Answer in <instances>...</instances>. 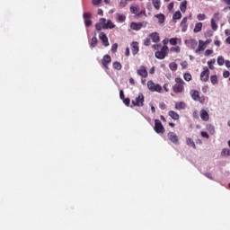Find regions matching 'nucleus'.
I'll return each instance as SVG.
<instances>
[{
	"label": "nucleus",
	"instance_id": "nucleus-56",
	"mask_svg": "<svg viewBox=\"0 0 230 230\" xmlns=\"http://www.w3.org/2000/svg\"><path fill=\"white\" fill-rule=\"evenodd\" d=\"M163 88L165 91V93H169L170 89L168 88V84H164Z\"/></svg>",
	"mask_w": 230,
	"mask_h": 230
},
{
	"label": "nucleus",
	"instance_id": "nucleus-50",
	"mask_svg": "<svg viewBox=\"0 0 230 230\" xmlns=\"http://www.w3.org/2000/svg\"><path fill=\"white\" fill-rule=\"evenodd\" d=\"M188 22V17H184L181 22V26H186Z\"/></svg>",
	"mask_w": 230,
	"mask_h": 230
},
{
	"label": "nucleus",
	"instance_id": "nucleus-55",
	"mask_svg": "<svg viewBox=\"0 0 230 230\" xmlns=\"http://www.w3.org/2000/svg\"><path fill=\"white\" fill-rule=\"evenodd\" d=\"M119 98H120V100H124V98H125V93H124L123 90L119 91Z\"/></svg>",
	"mask_w": 230,
	"mask_h": 230
},
{
	"label": "nucleus",
	"instance_id": "nucleus-1",
	"mask_svg": "<svg viewBox=\"0 0 230 230\" xmlns=\"http://www.w3.org/2000/svg\"><path fill=\"white\" fill-rule=\"evenodd\" d=\"M186 83L182 78L181 77H176L175 78V84L172 86V91L176 94H181V93H184V85Z\"/></svg>",
	"mask_w": 230,
	"mask_h": 230
},
{
	"label": "nucleus",
	"instance_id": "nucleus-2",
	"mask_svg": "<svg viewBox=\"0 0 230 230\" xmlns=\"http://www.w3.org/2000/svg\"><path fill=\"white\" fill-rule=\"evenodd\" d=\"M169 51L170 49L168 48V46H163L160 50L155 53V58H158V60H164V58L168 57Z\"/></svg>",
	"mask_w": 230,
	"mask_h": 230
},
{
	"label": "nucleus",
	"instance_id": "nucleus-15",
	"mask_svg": "<svg viewBox=\"0 0 230 230\" xmlns=\"http://www.w3.org/2000/svg\"><path fill=\"white\" fill-rule=\"evenodd\" d=\"M199 116H200L202 121H209V113L208 112V111L202 109L199 111Z\"/></svg>",
	"mask_w": 230,
	"mask_h": 230
},
{
	"label": "nucleus",
	"instance_id": "nucleus-52",
	"mask_svg": "<svg viewBox=\"0 0 230 230\" xmlns=\"http://www.w3.org/2000/svg\"><path fill=\"white\" fill-rule=\"evenodd\" d=\"M209 55H213V50L211 49H207L205 51V57H209Z\"/></svg>",
	"mask_w": 230,
	"mask_h": 230
},
{
	"label": "nucleus",
	"instance_id": "nucleus-12",
	"mask_svg": "<svg viewBox=\"0 0 230 230\" xmlns=\"http://www.w3.org/2000/svg\"><path fill=\"white\" fill-rule=\"evenodd\" d=\"M137 74L138 76H141L142 78H147L148 77V71H146V67L144 66H141L138 70L137 71Z\"/></svg>",
	"mask_w": 230,
	"mask_h": 230
},
{
	"label": "nucleus",
	"instance_id": "nucleus-17",
	"mask_svg": "<svg viewBox=\"0 0 230 230\" xmlns=\"http://www.w3.org/2000/svg\"><path fill=\"white\" fill-rule=\"evenodd\" d=\"M204 49H206V43L204 42V40H199L198 49H196V53L204 51Z\"/></svg>",
	"mask_w": 230,
	"mask_h": 230
},
{
	"label": "nucleus",
	"instance_id": "nucleus-33",
	"mask_svg": "<svg viewBox=\"0 0 230 230\" xmlns=\"http://www.w3.org/2000/svg\"><path fill=\"white\" fill-rule=\"evenodd\" d=\"M225 62H226V60L224 59V57L219 56L217 58V64H218V66H224Z\"/></svg>",
	"mask_w": 230,
	"mask_h": 230
},
{
	"label": "nucleus",
	"instance_id": "nucleus-25",
	"mask_svg": "<svg viewBox=\"0 0 230 230\" xmlns=\"http://www.w3.org/2000/svg\"><path fill=\"white\" fill-rule=\"evenodd\" d=\"M155 17H156V19H158V22L160 24L164 23V21H165L164 14H163V13L155 14Z\"/></svg>",
	"mask_w": 230,
	"mask_h": 230
},
{
	"label": "nucleus",
	"instance_id": "nucleus-26",
	"mask_svg": "<svg viewBox=\"0 0 230 230\" xmlns=\"http://www.w3.org/2000/svg\"><path fill=\"white\" fill-rule=\"evenodd\" d=\"M193 31L194 33H199V31H202V22L196 23Z\"/></svg>",
	"mask_w": 230,
	"mask_h": 230
},
{
	"label": "nucleus",
	"instance_id": "nucleus-23",
	"mask_svg": "<svg viewBox=\"0 0 230 230\" xmlns=\"http://www.w3.org/2000/svg\"><path fill=\"white\" fill-rule=\"evenodd\" d=\"M116 17H117L118 22H125V21L127 20V16H125V14L117 13Z\"/></svg>",
	"mask_w": 230,
	"mask_h": 230
},
{
	"label": "nucleus",
	"instance_id": "nucleus-21",
	"mask_svg": "<svg viewBox=\"0 0 230 230\" xmlns=\"http://www.w3.org/2000/svg\"><path fill=\"white\" fill-rule=\"evenodd\" d=\"M168 116H170V118H172V119H175V120L179 119V118H180L179 113H177L173 111H170L168 112Z\"/></svg>",
	"mask_w": 230,
	"mask_h": 230
},
{
	"label": "nucleus",
	"instance_id": "nucleus-10",
	"mask_svg": "<svg viewBox=\"0 0 230 230\" xmlns=\"http://www.w3.org/2000/svg\"><path fill=\"white\" fill-rule=\"evenodd\" d=\"M200 80L202 82H208V80H209V68H208V66L203 68V71L200 74Z\"/></svg>",
	"mask_w": 230,
	"mask_h": 230
},
{
	"label": "nucleus",
	"instance_id": "nucleus-30",
	"mask_svg": "<svg viewBox=\"0 0 230 230\" xmlns=\"http://www.w3.org/2000/svg\"><path fill=\"white\" fill-rule=\"evenodd\" d=\"M121 67H123L121 66V63L116 61L113 63V68L116 69L117 71H121Z\"/></svg>",
	"mask_w": 230,
	"mask_h": 230
},
{
	"label": "nucleus",
	"instance_id": "nucleus-4",
	"mask_svg": "<svg viewBox=\"0 0 230 230\" xmlns=\"http://www.w3.org/2000/svg\"><path fill=\"white\" fill-rule=\"evenodd\" d=\"M147 88L151 93H163V86L159 84L154 83L152 80L147 82Z\"/></svg>",
	"mask_w": 230,
	"mask_h": 230
},
{
	"label": "nucleus",
	"instance_id": "nucleus-45",
	"mask_svg": "<svg viewBox=\"0 0 230 230\" xmlns=\"http://www.w3.org/2000/svg\"><path fill=\"white\" fill-rule=\"evenodd\" d=\"M190 43L191 44L192 48H197V46L199 45V42L195 40H190Z\"/></svg>",
	"mask_w": 230,
	"mask_h": 230
},
{
	"label": "nucleus",
	"instance_id": "nucleus-19",
	"mask_svg": "<svg viewBox=\"0 0 230 230\" xmlns=\"http://www.w3.org/2000/svg\"><path fill=\"white\" fill-rule=\"evenodd\" d=\"M175 109L176 111H183L186 109V102H180L175 103Z\"/></svg>",
	"mask_w": 230,
	"mask_h": 230
},
{
	"label": "nucleus",
	"instance_id": "nucleus-16",
	"mask_svg": "<svg viewBox=\"0 0 230 230\" xmlns=\"http://www.w3.org/2000/svg\"><path fill=\"white\" fill-rule=\"evenodd\" d=\"M129 10L132 13L137 15V17H139L141 15V12H139V6H137V4L131 5Z\"/></svg>",
	"mask_w": 230,
	"mask_h": 230
},
{
	"label": "nucleus",
	"instance_id": "nucleus-8",
	"mask_svg": "<svg viewBox=\"0 0 230 230\" xmlns=\"http://www.w3.org/2000/svg\"><path fill=\"white\" fill-rule=\"evenodd\" d=\"M155 131L156 134H164V126L159 119L155 120Z\"/></svg>",
	"mask_w": 230,
	"mask_h": 230
},
{
	"label": "nucleus",
	"instance_id": "nucleus-14",
	"mask_svg": "<svg viewBox=\"0 0 230 230\" xmlns=\"http://www.w3.org/2000/svg\"><path fill=\"white\" fill-rule=\"evenodd\" d=\"M131 51L132 55L136 56L137 53H139V42L137 41H133L131 43Z\"/></svg>",
	"mask_w": 230,
	"mask_h": 230
},
{
	"label": "nucleus",
	"instance_id": "nucleus-43",
	"mask_svg": "<svg viewBox=\"0 0 230 230\" xmlns=\"http://www.w3.org/2000/svg\"><path fill=\"white\" fill-rule=\"evenodd\" d=\"M197 19H198L199 21H205V19H206V14H204V13H199V14L197 15Z\"/></svg>",
	"mask_w": 230,
	"mask_h": 230
},
{
	"label": "nucleus",
	"instance_id": "nucleus-38",
	"mask_svg": "<svg viewBox=\"0 0 230 230\" xmlns=\"http://www.w3.org/2000/svg\"><path fill=\"white\" fill-rule=\"evenodd\" d=\"M211 20H214V22H218V21H220V13H215Z\"/></svg>",
	"mask_w": 230,
	"mask_h": 230
},
{
	"label": "nucleus",
	"instance_id": "nucleus-9",
	"mask_svg": "<svg viewBox=\"0 0 230 230\" xmlns=\"http://www.w3.org/2000/svg\"><path fill=\"white\" fill-rule=\"evenodd\" d=\"M112 62V58L109 54H106L103 56L102 59L101 60L102 66L104 67V69L108 70L109 69V64Z\"/></svg>",
	"mask_w": 230,
	"mask_h": 230
},
{
	"label": "nucleus",
	"instance_id": "nucleus-64",
	"mask_svg": "<svg viewBox=\"0 0 230 230\" xmlns=\"http://www.w3.org/2000/svg\"><path fill=\"white\" fill-rule=\"evenodd\" d=\"M225 66L229 68L230 67V61L229 60H226L225 61Z\"/></svg>",
	"mask_w": 230,
	"mask_h": 230
},
{
	"label": "nucleus",
	"instance_id": "nucleus-41",
	"mask_svg": "<svg viewBox=\"0 0 230 230\" xmlns=\"http://www.w3.org/2000/svg\"><path fill=\"white\" fill-rule=\"evenodd\" d=\"M123 103L127 106L129 107L130 106V98H123L122 99Z\"/></svg>",
	"mask_w": 230,
	"mask_h": 230
},
{
	"label": "nucleus",
	"instance_id": "nucleus-39",
	"mask_svg": "<svg viewBox=\"0 0 230 230\" xmlns=\"http://www.w3.org/2000/svg\"><path fill=\"white\" fill-rule=\"evenodd\" d=\"M221 155H222V156H225V155L229 156V155H230V150L227 149V148H224V149L222 150V152H221Z\"/></svg>",
	"mask_w": 230,
	"mask_h": 230
},
{
	"label": "nucleus",
	"instance_id": "nucleus-28",
	"mask_svg": "<svg viewBox=\"0 0 230 230\" xmlns=\"http://www.w3.org/2000/svg\"><path fill=\"white\" fill-rule=\"evenodd\" d=\"M153 5L155 10H161V0H152Z\"/></svg>",
	"mask_w": 230,
	"mask_h": 230
},
{
	"label": "nucleus",
	"instance_id": "nucleus-20",
	"mask_svg": "<svg viewBox=\"0 0 230 230\" xmlns=\"http://www.w3.org/2000/svg\"><path fill=\"white\" fill-rule=\"evenodd\" d=\"M186 144L188 145V146H192V148L194 149L197 148V145H195V141H193V138L187 137Z\"/></svg>",
	"mask_w": 230,
	"mask_h": 230
},
{
	"label": "nucleus",
	"instance_id": "nucleus-49",
	"mask_svg": "<svg viewBox=\"0 0 230 230\" xmlns=\"http://www.w3.org/2000/svg\"><path fill=\"white\" fill-rule=\"evenodd\" d=\"M223 76H224V78H229L230 72L228 70L224 71L223 72Z\"/></svg>",
	"mask_w": 230,
	"mask_h": 230
},
{
	"label": "nucleus",
	"instance_id": "nucleus-35",
	"mask_svg": "<svg viewBox=\"0 0 230 230\" xmlns=\"http://www.w3.org/2000/svg\"><path fill=\"white\" fill-rule=\"evenodd\" d=\"M169 67L171 71H177V63L175 62L170 63Z\"/></svg>",
	"mask_w": 230,
	"mask_h": 230
},
{
	"label": "nucleus",
	"instance_id": "nucleus-5",
	"mask_svg": "<svg viewBox=\"0 0 230 230\" xmlns=\"http://www.w3.org/2000/svg\"><path fill=\"white\" fill-rule=\"evenodd\" d=\"M190 96L194 102H199V103H204L206 102V97L200 96V92L197 90H191Z\"/></svg>",
	"mask_w": 230,
	"mask_h": 230
},
{
	"label": "nucleus",
	"instance_id": "nucleus-27",
	"mask_svg": "<svg viewBox=\"0 0 230 230\" xmlns=\"http://www.w3.org/2000/svg\"><path fill=\"white\" fill-rule=\"evenodd\" d=\"M182 18V13H181V11H177L173 13L172 19L173 21H179V19Z\"/></svg>",
	"mask_w": 230,
	"mask_h": 230
},
{
	"label": "nucleus",
	"instance_id": "nucleus-53",
	"mask_svg": "<svg viewBox=\"0 0 230 230\" xmlns=\"http://www.w3.org/2000/svg\"><path fill=\"white\" fill-rule=\"evenodd\" d=\"M205 177H208V179H210V181H213V174L211 172H206Z\"/></svg>",
	"mask_w": 230,
	"mask_h": 230
},
{
	"label": "nucleus",
	"instance_id": "nucleus-47",
	"mask_svg": "<svg viewBox=\"0 0 230 230\" xmlns=\"http://www.w3.org/2000/svg\"><path fill=\"white\" fill-rule=\"evenodd\" d=\"M201 137H205V139H209V135L206 131H201Z\"/></svg>",
	"mask_w": 230,
	"mask_h": 230
},
{
	"label": "nucleus",
	"instance_id": "nucleus-60",
	"mask_svg": "<svg viewBox=\"0 0 230 230\" xmlns=\"http://www.w3.org/2000/svg\"><path fill=\"white\" fill-rule=\"evenodd\" d=\"M223 12L225 13L230 12V5L224 7Z\"/></svg>",
	"mask_w": 230,
	"mask_h": 230
},
{
	"label": "nucleus",
	"instance_id": "nucleus-40",
	"mask_svg": "<svg viewBox=\"0 0 230 230\" xmlns=\"http://www.w3.org/2000/svg\"><path fill=\"white\" fill-rule=\"evenodd\" d=\"M102 28H103V23H102V22L95 24V30H97V31H102Z\"/></svg>",
	"mask_w": 230,
	"mask_h": 230
},
{
	"label": "nucleus",
	"instance_id": "nucleus-18",
	"mask_svg": "<svg viewBox=\"0 0 230 230\" xmlns=\"http://www.w3.org/2000/svg\"><path fill=\"white\" fill-rule=\"evenodd\" d=\"M150 39L153 40V42H159V40H161V38L159 37V33L157 32H152L150 35H149Z\"/></svg>",
	"mask_w": 230,
	"mask_h": 230
},
{
	"label": "nucleus",
	"instance_id": "nucleus-51",
	"mask_svg": "<svg viewBox=\"0 0 230 230\" xmlns=\"http://www.w3.org/2000/svg\"><path fill=\"white\" fill-rule=\"evenodd\" d=\"M127 3H128V0H120V6L125 7L127 6Z\"/></svg>",
	"mask_w": 230,
	"mask_h": 230
},
{
	"label": "nucleus",
	"instance_id": "nucleus-11",
	"mask_svg": "<svg viewBox=\"0 0 230 230\" xmlns=\"http://www.w3.org/2000/svg\"><path fill=\"white\" fill-rule=\"evenodd\" d=\"M168 139L171 140L173 145H179V137L174 132L170 131L167 134Z\"/></svg>",
	"mask_w": 230,
	"mask_h": 230
},
{
	"label": "nucleus",
	"instance_id": "nucleus-37",
	"mask_svg": "<svg viewBox=\"0 0 230 230\" xmlns=\"http://www.w3.org/2000/svg\"><path fill=\"white\" fill-rule=\"evenodd\" d=\"M183 78H184V80H186V82H191V74H190V73L184 74Z\"/></svg>",
	"mask_w": 230,
	"mask_h": 230
},
{
	"label": "nucleus",
	"instance_id": "nucleus-6",
	"mask_svg": "<svg viewBox=\"0 0 230 230\" xmlns=\"http://www.w3.org/2000/svg\"><path fill=\"white\" fill-rule=\"evenodd\" d=\"M146 24H148V22H133L130 23V28L134 31H139L141 28H146Z\"/></svg>",
	"mask_w": 230,
	"mask_h": 230
},
{
	"label": "nucleus",
	"instance_id": "nucleus-29",
	"mask_svg": "<svg viewBox=\"0 0 230 230\" xmlns=\"http://www.w3.org/2000/svg\"><path fill=\"white\" fill-rule=\"evenodd\" d=\"M210 82L212 85H217L218 84V77L217 75H211Z\"/></svg>",
	"mask_w": 230,
	"mask_h": 230
},
{
	"label": "nucleus",
	"instance_id": "nucleus-34",
	"mask_svg": "<svg viewBox=\"0 0 230 230\" xmlns=\"http://www.w3.org/2000/svg\"><path fill=\"white\" fill-rule=\"evenodd\" d=\"M93 17V14L91 13H83V18L84 21H87Z\"/></svg>",
	"mask_w": 230,
	"mask_h": 230
},
{
	"label": "nucleus",
	"instance_id": "nucleus-42",
	"mask_svg": "<svg viewBox=\"0 0 230 230\" xmlns=\"http://www.w3.org/2000/svg\"><path fill=\"white\" fill-rule=\"evenodd\" d=\"M84 25L86 26V28L93 26V21H91V19L84 20Z\"/></svg>",
	"mask_w": 230,
	"mask_h": 230
},
{
	"label": "nucleus",
	"instance_id": "nucleus-61",
	"mask_svg": "<svg viewBox=\"0 0 230 230\" xmlns=\"http://www.w3.org/2000/svg\"><path fill=\"white\" fill-rule=\"evenodd\" d=\"M208 130L210 131V134H214L215 133V127L210 126L208 128Z\"/></svg>",
	"mask_w": 230,
	"mask_h": 230
},
{
	"label": "nucleus",
	"instance_id": "nucleus-36",
	"mask_svg": "<svg viewBox=\"0 0 230 230\" xmlns=\"http://www.w3.org/2000/svg\"><path fill=\"white\" fill-rule=\"evenodd\" d=\"M215 62H217V60H215V59L208 61V66L209 69H211V70L215 69V66H213V64H215Z\"/></svg>",
	"mask_w": 230,
	"mask_h": 230
},
{
	"label": "nucleus",
	"instance_id": "nucleus-58",
	"mask_svg": "<svg viewBox=\"0 0 230 230\" xmlns=\"http://www.w3.org/2000/svg\"><path fill=\"white\" fill-rule=\"evenodd\" d=\"M160 109H162V111H164V109H166V104H164V102H162L159 104Z\"/></svg>",
	"mask_w": 230,
	"mask_h": 230
},
{
	"label": "nucleus",
	"instance_id": "nucleus-24",
	"mask_svg": "<svg viewBox=\"0 0 230 230\" xmlns=\"http://www.w3.org/2000/svg\"><path fill=\"white\" fill-rule=\"evenodd\" d=\"M98 46V38L96 36H93L90 42V48H96Z\"/></svg>",
	"mask_w": 230,
	"mask_h": 230
},
{
	"label": "nucleus",
	"instance_id": "nucleus-63",
	"mask_svg": "<svg viewBox=\"0 0 230 230\" xmlns=\"http://www.w3.org/2000/svg\"><path fill=\"white\" fill-rule=\"evenodd\" d=\"M168 10H172L173 9V3H171L167 6Z\"/></svg>",
	"mask_w": 230,
	"mask_h": 230
},
{
	"label": "nucleus",
	"instance_id": "nucleus-32",
	"mask_svg": "<svg viewBox=\"0 0 230 230\" xmlns=\"http://www.w3.org/2000/svg\"><path fill=\"white\" fill-rule=\"evenodd\" d=\"M211 28L214 31H217V30H218V25L217 24V22H215V20H211Z\"/></svg>",
	"mask_w": 230,
	"mask_h": 230
},
{
	"label": "nucleus",
	"instance_id": "nucleus-3",
	"mask_svg": "<svg viewBox=\"0 0 230 230\" xmlns=\"http://www.w3.org/2000/svg\"><path fill=\"white\" fill-rule=\"evenodd\" d=\"M133 107H145V95L139 93L131 102Z\"/></svg>",
	"mask_w": 230,
	"mask_h": 230
},
{
	"label": "nucleus",
	"instance_id": "nucleus-46",
	"mask_svg": "<svg viewBox=\"0 0 230 230\" xmlns=\"http://www.w3.org/2000/svg\"><path fill=\"white\" fill-rule=\"evenodd\" d=\"M112 53H116L118 51V43H115L111 46Z\"/></svg>",
	"mask_w": 230,
	"mask_h": 230
},
{
	"label": "nucleus",
	"instance_id": "nucleus-57",
	"mask_svg": "<svg viewBox=\"0 0 230 230\" xmlns=\"http://www.w3.org/2000/svg\"><path fill=\"white\" fill-rule=\"evenodd\" d=\"M168 42H170V40H168V38H165V39L163 40L164 46H168Z\"/></svg>",
	"mask_w": 230,
	"mask_h": 230
},
{
	"label": "nucleus",
	"instance_id": "nucleus-31",
	"mask_svg": "<svg viewBox=\"0 0 230 230\" xmlns=\"http://www.w3.org/2000/svg\"><path fill=\"white\" fill-rule=\"evenodd\" d=\"M171 53H181V47H172L170 49Z\"/></svg>",
	"mask_w": 230,
	"mask_h": 230
},
{
	"label": "nucleus",
	"instance_id": "nucleus-48",
	"mask_svg": "<svg viewBox=\"0 0 230 230\" xmlns=\"http://www.w3.org/2000/svg\"><path fill=\"white\" fill-rule=\"evenodd\" d=\"M150 44H151L150 38H146V40H144L145 46H150Z\"/></svg>",
	"mask_w": 230,
	"mask_h": 230
},
{
	"label": "nucleus",
	"instance_id": "nucleus-62",
	"mask_svg": "<svg viewBox=\"0 0 230 230\" xmlns=\"http://www.w3.org/2000/svg\"><path fill=\"white\" fill-rule=\"evenodd\" d=\"M159 48H161V44H155V45H153V49H159Z\"/></svg>",
	"mask_w": 230,
	"mask_h": 230
},
{
	"label": "nucleus",
	"instance_id": "nucleus-13",
	"mask_svg": "<svg viewBox=\"0 0 230 230\" xmlns=\"http://www.w3.org/2000/svg\"><path fill=\"white\" fill-rule=\"evenodd\" d=\"M100 40H102V44L107 48L109 46V38L105 32H101L99 35Z\"/></svg>",
	"mask_w": 230,
	"mask_h": 230
},
{
	"label": "nucleus",
	"instance_id": "nucleus-54",
	"mask_svg": "<svg viewBox=\"0 0 230 230\" xmlns=\"http://www.w3.org/2000/svg\"><path fill=\"white\" fill-rule=\"evenodd\" d=\"M102 4V0H93V4L94 6H98V4Z\"/></svg>",
	"mask_w": 230,
	"mask_h": 230
},
{
	"label": "nucleus",
	"instance_id": "nucleus-44",
	"mask_svg": "<svg viewBox=\"0 0 230 230\" xmlns=\"http://www.w3.org/2000/svg\"><path fill=\"white\" fill-rule=\"evenodd\" d=\"M169 42L172 46H177V38H172L169 40Z\"/></svg>",
	"mask_w": 230,
	"mask_h": 230
},
{
	"label": "nucleus",
	"instance_id": "nucleus-59",
	"mask_svg": "<svg viewBox=\"0 0 230 230\" xmlns=\"http://www.w3.org/2000/svg\"><path fill=\"white\" fill-rule=\"evenodd\" d=\"M125 55H126V57H129L130 56V49H128V48L126 49Z\"/></svg>",
	"mask_w": 230,
	"mask_h": 230
},
{
	"label": "nucleus",
	"instance_id": "nucleus-7",
	"mask_svg": "<svg viewBox=\"0 0 230 230\" xmlns=\"http://www.w3.org/2000/svg\"><path fill=\"white\" fill-rule=\"evenodd\" d=\"M101 24H102L103 30H112L115 28L114 23H112V21L107 20L105 18H101Z\"/></svg>",
	"mask_w": 230,
	"mask_h": 230
},
{
	"label": "nucleus",
	"instance_id": "nucleus-22",
	"mask_svg": "<svg viewBox=\"0 0 230 230\" xmlns=\"http://www.w3.org/2000/svg\"><path fill=\"white\" fill-rule=\"evenodd\" d=\"M186 8H188V1L183 0L180 4V10L184 13V12H186Z\"/></svg>",
	"mask_w": 230,
	"mask_h": 230
}]
</instances>
